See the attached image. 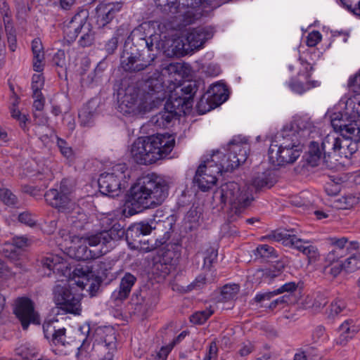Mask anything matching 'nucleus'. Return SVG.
Segmentation results:
<instances>
[{
	"label": "nucleus",
	"instance_id": "nucleus-2",
	"mask_svg": "<svg viewBox=\"0 0 360 360\" xmlns=\"http://www.w3.org/2000/svg\"><path fill=\"white\" fill-rule=\"evenodd\" d=\"M174 145V136L167 133L139 136L131 145L129 153L136 164L150 165L166 158Z\"/></svg>",
	"mask_w": 360,
	"mask_h": 360
},
{
	"label": "nucleus",
	"instance_id": "nucleus-41",
	"mask_svg": "<svg viewBox=\"0 0 360 360\" xmlns=\"http://www.w3.org/2000/svg\"><path fill=\"white\" fill-rule=\"evenodd\" d=\"M255 255L260 258L267 259L269 258H276L278 257L277 252L275 248L266 244L258 245L255 250Z\"/></svg>",
	"mask_w": 360,
	"mask_h": 360
},
{
	"label": "nucleus",
	"instance_id": "nucleus-16",
	"mask_svg": "<svg viewBox=\"0 0 360 360\" xmlns=\"http://www.w3.org/2000/svg\"><path fill=\"white\" fill-rule=\"evenodd\" d=\"M224 2V0H191L188 9L184 15V23L186 25L193 23Z\"/></svg>",
	"mask_w": 360,
	"mask_h": 360
},
{
	"label": "nucleus",
	"instance_id": "nucleus-22",
	"mask_svg": "<svg viewBox=\"0 0 360 360\" xmlns=\"http://www.w3.org/2000/svg\"><path fill=\"white\" fill-rule=\"evenodd\" d=\"M95 341L103 345L108 352L101 360H112L113 352L116 350V335L112 327L98 328L95 332Z\"/></svg>",
	"mask_w": 360,
	"mask_h": 360
},
{
	"label": "nucleus",
	"instance_id": "nucleus-31",
	"mask_svg": "<svg viewBox=\"0 0 360 360\" xmlns=\"http://www.w3.org/2000/svg\"><path fill=\"white\" fill-rule=\"evenodd\" d=\"M275 183L272 172L270 170H266L264 172L258 173L253 176L252 179V185L256 190L263 188H271Z\"/></svg>",
	"mask_w": 360,
	"mask_h": 360
},
{
	"label": "nucleus",
	"instance_id": "nucleus-10",
	"mask_svg": "<svg viewBox=\"0 0 360 360\" xmlns=\"http://www.w3.org/2000/svg\"><path fill=\"white\" fill-rule=\"evenodd\" d=\"M213 36L211 28L198 27L186 34L184 39L175 40L171 46L172 51L176 56H183L189 50L193 51L202 47L204 43Z\"/></svg>",
	"mask_w": 360,
	"mask_h": 360
},
{
	"label": "nucleus",
	"instance_id": "nucleus-47",
	"mask_svg": "<svg viewBox=\"0 0 360 360\" xmlns=\"http://www.w3.org/2000/svg\"><path fill=\"white\" fill-rule=\"evenodd\" d=\"M214 313L211 309H206L202 311H198L190 316V321L194 324H203Z\"/></svg>",
	"mask_w": 360,
	"mask_h": 360
},
{
	"label": "nucleus",
	"instance_id": "nucleus-62",
	"mask_svg": "<svg viewBox=\"0 0 360 360\" xmlns=\"http://www.w3.org/2000/svg\"><path fill=\"white\" fill-rule=\"evenodd\" d=\"M144 84L148 90H161L162 88V82L159 77H149Z\"/></svg>",
	"mask_w": 360,
	"mask_h": 360
},
{
	"label": "nucleus",
	"instance_id": "nucleus-34",
	"mask_svg": "<svg viewBox=\"0 0 360 360\" xmlns=\"http://www.w3.org/2000/svg\"><path fill=\"white\" fill-rule=\"evenodd\" d=\"M345 110L347 112H341L352 117V120H357L356 117H360V94H356L347 98L345 102Z\"/></svg>",
	"mask_w": 360,
	"mask_h": 360
},
{
	"label": "nucleus",
	"instance_id": "nucleus-20",
	"mask_svg": "<svg viewBox=\"0 0 360 360\" xmlns=\"http://www.w3.org/2000/svg\"><path fill=\"white\" fill-rule=\"evenodd\" d=\"M125 233L126 231L122 226L119 223H116L109 230L89 236L86 241L91 246H104L108 250V248L111 247L112 241L122 238Z\"/></svg>",
	"mask_w": 360,
	"mask_h": 360
},
{
	"label": "nucleus",
	"instance_id": "nucleus-64",
	"mask_svg": "<svg viewBox=\"0 0 360 360\" xmlns=\"http://www.w3.org/2000/svg\"><path fill=\"white\" fill-rule=\"evenodd\" d=\"M16 354L21 356L23 360H30V358L35 356L36 352L34 348L21 346L16 349Z\"/></svg>",
	"mask_w": 360,
	"mask_h": 360
},
{
	"label": "nucleus",
	"instance_id": "nucleus-57",
	"mask_svg": "<svg viewBox=\"0 0 360 360\" xmlns=\"http://www.w3.org/2000/svg\"><path fill=\"white\" fill-rule=\"evenodd\" d=\"M9 110L11 117L19 122V125L22 130L26 131V122L28 120L27 116L22 115L18 108L9 107Z\"/></svg>",
	"mask_w": 360,
	"mask_h": 360
},
{
	"label": "nucleus",
	"instance_id": "nucleus-19",
	"mask_svg": "<svg viewBox=\"0 0 360 360\" xmlns=\"http://www.w3.org/2000/svg\"><path fill=\"white\" fill-rule=\"evenodd\" d=\"M123 3L121 1L115 2H100L95 8L96 23L99 28H104L117 16L122 11Z\"/></svg>",
	"mask_w": 360,
	"mask_h": 360
},
{
	"label": "nucleus",
	"instance_id": "nucleus-52",
	"mask_svg": "<svg viewBox=\"0 0 360 360\" xmlns=\"http://www.w3.org/2000/svg\"><path fill=\"white\" fill-rule=\"evenodd\" d=\"M236 144L241 146L243 148H245L247 150H248L247 143L243 142L242 139L240 137H233L227 145L228 155H231L232 160H237L239 158V152L233 151V147Z\"/></svg>",
	"mask_w": 360,
	"mask_h": 360
},
{
	"label": "nucleus",
	"instance_id": "nucleus-11",
	"mask_svg": "<svg viewBox=\"0 0 360 360\" xmlns=\"http://www.w3.org/2000/svg\"><path fill=\"white\" fill-rule=\"evenodd\" d=\"M127 169L125 164H117L101 173L98 179L100 192L108 196H117L121 189V182L126 178Z\"/></svg>",
	"mask_w": 360,
	"mask_h": 360
},
{
	"label": "nucleus",
	"instance_id": "nucleus-17",
	"mask_svg": "<svg viewBox=\"0 0 360 360\" xmlns=\"http://www.w3.org/2000/svg\"><path fill=\"white\" fill-rule=\"evenodd\" d=\"M233 151L239 152V158L237 160H232L231 155H228L227 150L226 153L217 150L212 154L210 160H214L215 159L214 156L220 154L218 161H213L214 166L217 167L220 174L223 172L233 171L235 169L238 168L240 164L246 161L248 153L245 148H243L241 146L236 144L233 147Z\"/></svg>",
	"mask_w": 360,
	"mask_h": 360
},
{
	"label": "nucleus",
	"instance_id": "nucleus-40",
	"mask_svg": "<svg viewBox=\"0 0 360 360\" xmlns=\"http://www.w3.org/2000/svg\"><path fill=\"white\" fill-rule=\"evenodd\" d=\"M94 39L95 32L93 30L92 25L91 24H88L79 38L78 44L82 47H88L94 43Z\"/></svg>",
	"mask_w": 360,
	"mask_h": 360
},
{
	"label": "nucleus",
	"instance_id": "nucleus-21",
	"mask_svg": "<svg viewBox=\"0 0 360 360\" xmlns=\"http://www.w3.org/2000/svg\"><path fill=\"white\" fill-rule=\"evenodd\" d=\"M230 91H223L218 94L215 91H205L196 104L199 115H204L224 103L229 96Z\"/></svg>",
	"mask_w": 360,
	"mask_h": 360
},
{
	"label": "nucleus",
	"instance_id": "nucleus-36",
	"mask_svg": "<svg viewBox=\"0 0 360 360\" xmlns=\"http://www.w3.org/2000/svg\"><path fill=\"white\" fill-rule=\"evenodd\" d=\"M113 266V261L106 259H102L96 261L91 266L93 271H96L98 274L107 277L109 271L112 269Z\"/></svg>",
	"mask_w": 360,
	"mask_h": 360
},
{
	"label": "nucleus",
	"instance_id": "nucleus-1",
	"mask_svg": "<svg viewBox=\"0 0 360 360\" xmlns=\"http://www.w3.org/2000/svg\"><path fill=\"white\" fill-rule=\"evenodd\" d=\"M169 188L168 182L155 173L139 177L128 195L129 213L137 214L162 205L169 195Z\"/></svg>",
	"mask_w": 360,
	"mask_h": 360
},
{
	"label": "nucleus",
	"instance_id": "nucleus-55",
	"mask_svg": "<svg viewBox=\"0 0 360 360\" xmlns=\"http://www.w3.org/2000/svg\"><path fill=\"white\" fill-rule=\"evenodd\" d=\"M155 1L158 6L161 8L164 7V10L165 11H168L172 14H176L178 13V0L172 1H169L168 0H155Z\"/></svg>",
	"mask_w": 360,
	"mask_h": 360
},
{
	"label": "nucleus",
	"instance_id": "nucleus-6",
	"mask_svg": "<svg viewBox=\"0 0 360 360\" xmlns=\"http://www.w3.org/2000/svg\"><path fill=\"white\" fill-rule=\"evenodd\" d=\"M214 198L222 204H229L228 212L229 221H236L254 201L252 193L249 189L241 190L238 184L230 181L222 184L214 193Z\"/></svg>",
	"mask_w": 360,
	"mask_h": 360
},
{
	"label": "nucleus",
	"instance_id": "nucleus-37",
	"mask_svg": "<svg viewBox=\"0 0 360 360\" xmlns=\"http://www.w3.org/2000/svg\"><path fill=\"white\" fill-rule=\"evenodd\" d=\"M340 143V136L335 134H328L323 140L321 143V150L326 155L327 150H332L338 153V145Z\"/></svg>",
	"mask_w": 360,
	"mask_h": 360
},
{
	"label": "nucleus",
	"instance_id": "nucleus-24",
	"mask_svg": "<svg viewBox=\"0 0 360 360\" xmlns=\"http://www.w3.org/2000/svg\"><path fill=\"white\" fill-rule=\"evenodd\" d=\"M306 164L308 166L314 167L322 164L326 167H328L326 155L323 156L322 150L318 143L311 141L308 152L303 156Z\"/></svg>",
	"mask_w": 360,
	"mask_h": 360
},
{
	"label": "nucleus",
	"instance_id": "nucleus-51",
	"mask_svg": "<svg viewBox=\"0 0 360 360\" xmlns=\"http://www.w3.org/2000/svg\"><path fill=\"white\" fill-rule=\"evenodd\" d=\"M141 234L135 224L130 226L126 231V240L129 245L136 243H141L142 240L140 238Z\"/></svg>",
	"mask_w": 360,
	"mask_h": 360
},
{
	"label": "nucleus",
	"instance_id": "nucleus-3",
	"mask_svg": "<svg viewBox=\"0 0 360 360\" xmlns=\"http://www.w3.org/2000/svg\"><path fill=\"white\" fill-rule=\"evenodd\" d=\"M153 46L152 40L149 42L143 37H128L120 56V68L129 73L145 70L156 58Z\"/></svg>",
	"mask_w": 360,
	"mask_h": 360
},
{
	"label": "nucleus",
	"instance_id": "nucleus-25",
	"mask_svg": "<svg viewBox=\"0 0 360 360\" xmlns=\"http://www.w3.org/2000/svg\"><path fill=\"white\" fill-rule=\"evenodd\" d=\"M98 102L97 99H91L80 109L78 117L81 126L84 127L92 126L94 117L98 113Z\"/></svg>",
	"mask_w": 360,
	"mask_h": 360
},
{
	"label": "nucleus",
	"instance_id": "nucleus-28",
	"mask_svg": "<svg viewBox=\"0 0 360 360\" xmlns=\"http://www.w3.org/2000/svg\"><path fill=\"white\" fill-rule=\"evenodd\" d=\"M41 264L43 268H46L49 271V273L46 274L49 276L51 275V271L53 274L56 271H62L63 276H65L68 271L65 263L63 262V259L57 255H49L43 257L41 260Z\"/></svg>",
	"mask_w": 360,
	"mask_h": 360
},
{
	"label": "nucleus",
	"instance_id": "nucleus-12",
	"mask_svg": "<svg viewBox=\"0 0 360 360\" xmlns=\"http://www.w3.org/2000/svg\"><path fill=\"white\" fill-rule=\"evenodd\" d=\"M53 300L58 311H61L63 314L79 315L81 314L80 295L73 293L68 285L58 284L54 287Z\"/></svg>",
	"mask_w": 360,
	"mask_h": 360
},
{
	"label": "nucleus",
	"instance_id": "nucleus-59",
	"mask_svg": "<svg viewBox=\"0 0 360 360\" xmlns=\"http://www.w3.org/2000/svg\"><path fill=\"white\" fill-rule=\"evenodd\" d=\"M0 200L7 205L17 204V197L7 188H0Z\"/></svg>",
	"mask_w": 360,
	"mask_h": 360
},
{
	"label": "nucleus",
	"instance_id": "nucleus-42",
	"mask_svg": "<svg viewBox=\"0 0 360 360\" xmlns=\"http://www.w3.org/2000/svg\"><path fill=\"white\" fill-rule=\"evenodd\" d=\"M73 278L76 277L79 278V280L89 282L90 278L94 277V271L91 266L89 267L87 265L85 266H77L73 272Z\"/></svg>",
	"mask_w": 360,
	"mask_h": 360
},
{
	"label": "nucleus",
	"instance_id": "nucleus-48",
	"mask_svg": "<svg viewBox=\"0 0 360 360\" xmlns=\"http://www.w3.org/2000/svg\"><path fill=\"white\" fill-rule=\"evenodd\" d=\"M203 269L210 271L214 262L217 260L218 251L214 247H209L205 252Z\"/></svg>",
	"mask_w": 360,
	"mask_h": 360
},
{
	"label": "nucleus",
	"instance_id": "nucleus-49",
	"mask_svg": "<svg viewBox=\"0 0 360 360\" xmlns=\"http://www.w3.org/2000/svg\"><path fill=\"white\" fill-rule=\"evenodd\" d=\"M56 145L63 157L67 159H72L74 158L73 150L65 139L56 136Z\"/></svg>",
	"mask_w": 360,
	"mask_h": 360
},
{
	"label": "nucleus",
	"instance_id": "nucleus-26",
	"mask_svg": "<svg viewBox=\"0 0 360 360\" xmlns=\"http://www.w3.org/2000/svg\"><path fill=\"white\" fill-rule=\"evenodd\" d=\"M359 330V326L356 325L354 320L348 319L345 321L338 328L340 335L335 340L336 344L345 345L349 340L355 336Z\"/></svg>",
	"mask_w": 360,
	"mask_h": 360
},
{
	"label": "nucleus",
	"instance_id": "nucleus-35",
	"mask_svg": "<svg viewBox=\"0 0 360 360\" xmlns=\"http://www.w3.org/2000/svg\"><path fill=\"white\" fill-rule=\"evenodd\" d=\"M86 26L67 23L64 25L63 33L65 39L68 44H72L78 37L80 33H83Z\"/></svg>",
	"mask_w": 360,
	"mask_h": 360
},
{
	"label": "nucleus",
	"instance_id": "nucleus-13",
	"mask_svg": "<svg viewBox=\"0 0 360 360\" xmlns=\"http://www.w3.org/2000/svg\"><path fill=\"white\" fill-rule=\"evenodd\" d=\"M284 144L273 141L269 148L270 162L276 166H282L294 162L301 155L302 148L294 146L283 147Z\"/></svg>",
	"mask_w": 360,
	"mask_h": 360
},
{
	"label": "nucleus",
	"instance_id": "nucleus-60",
	"mask_svg": "<svg viewBox=\"0 0 360 360\" xmlns=\"http://www.w3.org/2000/svg\"><path fill=\"white\" fill-rule=\"evenodd\" d=\"M298 284L295 282H288L282 285L280 288L274 290L276 295L286 292L285 295H290L292 300V294L297 290Z\"/></svg>",
	"mask_w": 360,
	"mask_h": 360
},
{
	"label": "nucleus",
	"instance_id": "nucleus-61",
	"mask_svg": "<svg viewBox=\"0 0 360 360\" xmlns=\"http://www.w3.org/2000/svg\"><path fill=\"white\" fill-rule=\"evenodd\" d=\"M65 328H58L51 337L52 343L55 345L65 346L66 343Z\"/></svg>",
	"mask_w": 360,
	"mask_h": 360
},
{
	"label": "nucleus",
	"instance_id": "nucleus-58",
	"mask_svg": "<svg viewBox=\"0 0 360 360\" xmlns=\"http://www.w3.org/2000/svg\"><path fill=\"white\" fill-rule=\"evenodd\" d=\"M32 98L34 99L32 104L33 110L42 112L44 108L46 98L41 91H33Z\"/></svg>",
	"mask_w": 360,
	"mask_h": 360
},
{
	"label": "nucleus",
	"instance_id": "nucleus-9",
	"mask_svg": "<svg viewBox=\"0 0 360 360\" xmlns=\"http://www.w3.org/2000/svg\"><path fill=\"white\" fill-rule=\"evenodd\" d=\"M71 193V190L66 185V181H62L58 188L48 190L44 194V198L49 205L60 212L72 214L75 212L82 214L81 208L73 200Z\"/></svg>",
	"mask_w": 360,
	"mask_h": 360
},
{
	"label": "nucleus",
	"instance_id": "nucleus-27",
	"mask_svg": "<svg viewBox=\"0 0 360 360\" xmlns=\"http://www.w3.org/2000/svg\"><path fill=\"white\" fill-rule=\"evenodd\" d=\"M89 236L86 238H82L81 240H83L82 244L79 245L75 251V257L78 260H89L94 259L99 257L101 255L106 253L108 250H103L104 246H101V248L99 250H95L90 249L88 245L90 246L89 243L86 241L87 238ZM91 247H92L91 245Z\"/></svg>",
	"mask_w": 360,
	"mask_h": 360
},
{
	"label": "nucleus",
	"instance_id": "nucleus-32",
	"mask_svg": "<svg viewBox=\"0 0 360 360\" xmlns=\"http://www.w3.org/2000/svg\"><path fill=\"white\" fill-rule=\"evenodd\" d=\"M137 82L138 79L135 75H123L115 79L113 90H140Z\"/></svg>",
	"mask_w": 360,
	"mask_h": 360
},
{
	"label": "nucleus",
	"instance_id": "nucleus-63",
	"mask_svg": "<svg viewBox=\"0 0 360 360\" xmlns=\"http://www.w3.org/2000/svg\"><path fill=\"white\" fill-rule=\"evenodd\" d=\"M18 221L30 227L37 225L35 217L28 212H23L18 215Z\"/></svg>",
	"mask_w": 360,
	"mask_h": 360
},
{
	"label": "nucleus",
	"instance_id": "nucleus-38",
	"mask_svg": "<svg viewBox=\"0 0 360 360\" xmlns=\"http://www.w3.org/2000/svg\"><path fill=\"white\" fill-rule=\"evenodd\" d=\"M240 290V286L237 284H226L224 285L221 290V300L228 302L233 300Z\"/></svg>",
	"mask_w": 360,
	"mask_h": 360
},
{
	"label": "nucleus",
	"instance_id": "nucleus-7",
	"mask_svg": "<svg viewBox=\"0 0 360 360\" xmlns=\"http://www.w3.org/2000/svg\"><path fill=\"white\" fill-rule=\"evenodd\" d=\"M156 245L162 246L157 249L153 257V272L165 278L170 274L181 255V244L179 241L167 243L161 240L156 241Z\"/></svg>",
	"mask_w": 360,
	"mask_h": 360
},
{
	"label": "nucleus",
	"instance_id": "nucleus-5",
	"mask_svg": "<svg viewBox=\"0 0 360 360\" xmlns=\"http://www.w3.org/2000/svg\"><path fill=\"white\" fill-rule=\"evenodd\" d=\"M331 125L340 133L338 153L341 157L350 158L358 150L360 141V120H352V117L341 112H335L330 115Z\"/></svg>",
	"mask_w": 360,
	"mask_h": 360
},
{
	"label": "nucleus",
	"instance_id": "nucleus-53",
	"mask_svg": "<svg viewBox=\"0 0 360 360\" xmlns=\"http://www.w3.org/2000/svg\"><path fill=\"white\" fill-rule=\"evenodd\" d=\"M92 278L93 277L90 278L89 282H84V281L78 280L76 281V283L82 288H85L86 286H88V291L89 292L91 296H95L100 288L101 283L98 280L94 279Z\"/></svg>",
	"mask_w": 360,
	"mask_h": 360
},
{
	"label": "nucleus",
	"instance_id": "nucleus-44",
	"mask_svg": "<svg viewBox=\"0 0 360 360\" xmlns=\"http://www.w3.org/2000/svg\"><path fill=\"white\" fill-rule=\"evenodd\" d=\"M344 271L352 273L360 268V252L355 253L342 263Z\"/></svg>",
	"mask_w": 360,
	"mask_h": 360
},
{
	"label": "nucleus",
	"instance_id": "nucleus-54",
	"mask_svg": "<svg viewBox=\"0 0 360 360\" xmlns=\"http://www.w3.org/2000/svg\"><path fill=\"white\" fill-rule=\"evenodd\" d=\"M81 330H84V333H87V335L82 340L81 345L77 347V352L76 354L77 357L79 359L80 355L83 354V352H86L90 347L91 340L89 338V334L90 333L89 325L84 326L81 328Z\"/></svg>",
	"mask_w": 360,
	"mask_h": 360
},
{
	"label": "nucleus",
	"instance_id": "nucleus-39",
	"mask_svg": "<svg viewBox=\"0 0 360 360\" xmlns=\"http://www.w3.org/2000/svg\"><path fill=\"white\" fill-rule=\"evenodd\" d=\"M4 25L9 49L13 52L17 46L15 30L13 26V23L10 22V19L4 18Z\"/></svg>",
	"mask_w": 360,
	"mask_h": 360
},
{
	"label": "nucleus",
	"instance_id": "nucleus-23",
	"mask_svg": "<svg viewBox=\"0 0 360 360\" xmlns=\"http://www.w3.org/2000/svg\"><path fill=\"white\" fill-rule=\"evenodd\" d=\"M136 282V278L135 276L130 273H126L120 280L119 288L112 292L111 300L115 302H122L126 300Z\"/></svg>",
	"mask_w": 360,
	"mask_h": 360
},
{
	"label": "nucleus",
	"instance_id": "nucleus-30",
	"mask_svg": "<svg viewBox=\"0 0 360 360\" xmlns=\"http://www.w3.org/2000/svg\"><path fill=\"white\" fill-rule=\"evenodd\" d=\"M105 63L101 61L93 73L89 75L86 79L82 81V86L86 85L89 88H95L102 82L103 71L105 69Z\"/></svg>",
	"mask_w": 360,
	"mask_h": 360
},
{
	"label": "nucleus",
	"instance_id": "nucleus-50",
	"mask_svg": "<svg viewBox=\"0 0 360 360\" xmlns=\"http://www.w3.org/2000/svg\"><path fill=\"white\" fill-rule=\"evenodd\" d=\"M276 296L274 290L266 292H259L256 294L253 298L255 303L259 305L260 307H264L268 309V303L274 297Z\"/></svg>",
	"mask_w": 360,
	"mask_h": 360
},
{
	"label": "nucleus",
	"instance_id": "nucleus-33",
	"mask_svg": "<svg viewBox=\"0 0 360 360\" xmlns=\"http://www.w3.org/2000/svg\"><path fill=\"white\" fill-rule=\"evenodd\" d=\"M179 116L176 112L164 108V110L160 112L153 117L152 121L156 126L160 128H166L170 124L173 120L179 119Z\"/></svg>",
	"mask_w": 360,
	"mask_h": 360
},
{
	"label": "nucleus",
	"instance_id": "nucleus-4",
	"mask_svg": "<svg viewBox=\"0 0 360 360\" xmlns=\"http://www.w3.org/2000/svg\"><path fill=\"white\" fill-rule=\"evenodd\" d=\"M165 91H117V108L124 115L145 114L159 108L166 98Z\"/></svg>",
	"mask_w": 360,
	"mask_h": 360
},
{
	"label": "nucleus",
	"instance_id": "nucleus-14",
	"mask_svg": "<svg viewBox=\"0 0 360 360\" xmlns=\"http://www.w3.org/2000/svg\"><path fill=\"white\" fill-rule=\"evenodd\" d=\"M174 91L165 92L167 99L165 104V110H172L181 117L182 115L189 114L193 108V99L196 91H181V95L174 94Z\"/></svg>",
	"mask_w": 360,
	"mask_h": 360
},
{
	"label": "nucleus",
	"instance_id": "nucleus-18",
	"mask_svg": "<svg viewBox=\"0 0 360 360\" xmlns=\"http://www.w3.org/2000/svg\"><path fill=\"white\" fill-rule=\"evenodd\" d=\"M14 314L24 330H27L30 323H40L39 316L34 311V303L27 297H20L16 300Z\"/></svg>",
	"mask_w": 360,
	"mask_h": 360
},
{
	"label": "nucleus",
	"instance_id": "nucleus-29",
	"mask_svg": "<svg viewBox=\"0 0 360 360\" xmlns=\"http://www.w3.org/2000/svg\"><path fill=\"white\" fill-rule=\"evenodd\" d=\"M271 237L276 241H282L284 245L292 247L296 250L297 246H301L309 242L297 238L294 234L290 233L288 231L281 232L274 231L271 233Z\"/></svg>",
	"mask_w": 360,
	"mask_h": 360
},
{
	"label": "nucleus",
	"instance_id": "nucleus-8",
	"mask_svg": "<svg viewBox=\"0 0 360 360\" xmlns=\"http://www.w3.org/2000/svg\"><path fill=\"white\" fill-rule=\"evenodd\" d=\"M312 123L307 118L295 120L289 125H285L276 136L278 143L283 147L294 146L303 148L305 141L312 132Z\"/></svg>",
	"mask_w": 360,
	"mask_h": 360
},
{
	"label": "nucleus",
	"instance_id": "nucleus-15",
	"mask_svg": "<svg viewBox=\"0 0 360 360\" xmlns=\"http://www.w3.org/2000/svg\"><path fill=\"white\" fill-rule=\"evenodd\" d=\"M219 157L220 154L216 155L214 161H218ZM218 174H219V170L217 167L214 166L213 160H207L198 167L193 181L201 191H205L216 184Z\"/></svg>",
	"mask_w": 360,
	"mask_h": 360
},
{
	"label": "nucleus",
	"instance_id": "nucleus-43",
	"mask_svg": "<svg viewBox=\"0 0 360 360\" xmlns=\"http://www.w3.org/2000/svg\"><path fill=\"white\" fill-rule=\"evenodd\" d=\"M89 15V13L86 8H78L76 13L68 23L87 26L90 24L87 22Z\"/></svg>",
	"mask_w": 360,
	"mask_h": 360
},
{
	"label": "nucleus",
	"instance_id": "nucleus-56",
	"mask_svg": "<svg viewBox=\"0 0 360 360\" xmlns=\"http://www.w3.org/2000/svg\"><path fill=\"white\" fill-rule=\"evenodd\" d=\"M290 302V295H283V296L270 302L268 304V309L270 311H274V309L278 308H283Z\"/></svg>",
	"mask_w": 360,
	"mask_h": 360
},
{
	"label": "nucleus",
	"instance_id": "nucleus-46",
	"mask_svg": "<svg viewBox=\"0 0 360 360\" xmlns=\"http://www.w3.org/2000/svg\"><path fill=\"white\" fill-rule=\"evenodd\" d=\"M346 308V304L344 300L340 299H335L330 304L328 311H327L328 317L333 319L340 314Z\"/></svg>",
	"mask_w": 360,
	"mask_h": 360
},
{
	"label": "nucleus",
	"instance_id": "nucleus-45",
	"mask_svg": "<svg viewBox=\"0 0 360 360\" xmlns=\"http://www.w3.org/2000/svg\"><path fill=\"white\" fill-rule=\"evenodd\" d=\"M52 63L54 66L60 69L57 70L58 76L61 77V73H66L65 53L63 50H58L53 56Z\"/></svg>",
	"mask_w": 360,
	"mask_h": 360
}]
</instances>
